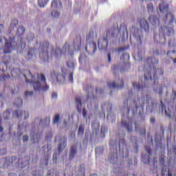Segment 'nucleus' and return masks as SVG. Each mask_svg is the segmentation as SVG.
Here are the masks:
<instances>
[{"label":"nucleus","instance_id":"20e7f679","mask_svg":"<svg viewBox=\"0 0 176 176\" xmlns=\"http://www.w3.org/2000/svg\"><path fill=\"white\" fill-rule=\"evenodd\" d=\"M152 72H153V80H152V76L151 75V73L146 72L144 74V79L146 82H151V83H153V85H156V80L157 78H159V76L162 75L163 74V69H158L156 70V68L155 67V65L153 66V70Z\"/></svg>","mask_w":176,"mask_h":176},{"label":"nucleus","instance_id":"5701e85b","mask_svg":"<svg viewBox=\"0 0 176 176\" xmlns=\"http://www.w3.org/2000/svg\"><path fill=\"white\" fill-rule=\"evenodd\" d=\"M94 36H96V34L94 32H90L87 35V42H93V39H94Z\"/></svg>","mask_w":176,"mask_h":176},{"label":"nucleus","instance_id":"39448f33","mask_svg":"<svg viewBox=\"0 0 176 176\" xmlns=\"http://www.w3.org/2000/svg\"><path fill=\"white\" fill-rule=\"evenodd\" d=\"M49 47V42L45 41L42 43L39 57L43 61H47L49 60V55H47V48Z\"/></svg>","mask_w":176,"mask_h":176},{"label":"nucleus","instance_id":"58836bf2","mask_svg":"<svg viewBox=\"0 0 176 176\" xmlns=\"http://www.w3.org/2000/svg\"><path fill=\"white\" fill-rule=\"evenodd\" d=\"M58 122H60V115L56 114L54 118V124H58Z\"/></svg>","mask_w":176,"mask_h":176},{"label":"nucleus","instance_id":"473e14b6","mask_svg":"<svg viewBox=\"0 0 176 176\" xmlns=\"http://www.w3.org/2000/svg\"><path fill=\"white\" fill-rule=\"evenodd\" d=\"M133 86L135 90H142V89H144V87L142 85H140V84L137 82H133Z\"/></svg>","mask_w":176,"mask_h":176},{"label":"nucleus","instance_id":"8fccbe9b","mask_svg":"<svg viewBox=\"0 0 176 176\" xmlns=\"http://www.w3.org/2000/svg\"><path fill=\"white\" fill-rule=\"evenodd\" d=\"M85 58H86V56H85V54H81L79 58L80 63H82L83 61V60H85Z\"/></svg>","mask_w":176,"mask_h":176},{"label":"nucleus","instance_id":"72a5a7b5","mask_svg":"<svg viewBox=\"0 0 176 176\" xmlns=\"http://www.w3.org/2000/svg\"><path fill=\"white\" fill-rule=\"evenodd\" d=\"M160 105L162 111H165V115H166V116L171 117V114H170V113H168L167 110H166V106L163 104V102H160Z\"/></svg>","mask_w":176,"mask_h":176},{"label":"nucleus","instance_id":"aec40b11","mask_svg":"<svg viewBox=\"0 0 176 176\" xmlns=\"http://www.w3.org/2000/svg\"><path fill=\"white\" fill-rule=\"evenodd\" d=\"M102 109L103 111H107V112H111L112 111V104L107 102L102 104Z\"/></svg>","mask_w":176,"mask_h":176},{"label":"nucleus","instance_id":"ea45409f","mask_svg":"<svg viewBox=\"0 0 176 176\" xmlns=\"http://www.w3.org/2000/svg\"><path fill=\"white\" fill-rule=\"evenodd\" d=\"M85 133V128L83 126H80L78 129V134L83 135V133Z\"/></svg>","mask_w":176,"mask_h":176},{"label":"nucleus","instance_id":"bf43d9fd","mask_svg":"<svg viewBox=\"0 0 176 176\" xmlns=\"http://www.w3.org/2000/svg\"><path fill=\"white\" fill-rule=\"evenodd\" d=\"M52 98H57V93L54 92L52 95Z\"/></svg>","mask_w":176,"mask_h":176},{"label":"nucleus","instance_id":"c85d7f7f","mask_svg":"<svg viewBox=\"0 0 176 176\" xmlns=\"http://www.w3.org/2000/svg\"><path fill=\"white\" fill-rule=\"evenodd\" d=\"M75 155H76V146H72L70 151V154H69L70 159H72V157H74Z\"/></svg>","mask_w":176,"mask_h":176},{"label":"nucleus","instance_id":"e433bc0d","mask_svg":"<svg viewBox=\"0 0 176 176\" xmlns=\"http://www.w3.org/2000/svg\"><path fill=\"white\" fill-rule=\"evenodd\" d=\"M51 14H52V17H54V18L60 17V12H58L56 10H52V12H51Z\"/></svg>","mask_w":176,"mask_h":176},{"label":"nucleus","instance_id":"603ef678","mask_svg":"<svg viewBox=\"0 0 176 176\" xmlns=\"http://www.w3.org/2000/svg\"><path fill=\"white\" fill-rule=\"evenodd\" d=\"M92 127H93V129H94V127H95V129H98V127H100V123H96V124H92Z\"/></svg>","mask_w":176,"mask_h":176},{"label":"nucleus","instance_id":"2f4dec72","mask_svg":"<svg viewBox=\"0 0 176 176\" xmlns=\"http://www.w3.org/2000/svg\"><path fill=\"white\" fill-rule=\"evenodd\" d=\"M129 58H130V55L127 53L122 54V56L120 57V60L122 61H128Z\"/></svg>","mask_w":176,"mask_h":176},{"label":"nucleus","instance_id":"c756f323","mask_svg":"<svg viewBox=\"0 0 176 176\" xmlns=\"http://www.w3.org/2000/svg\"><path fill=\"white\" fill-rule=\"evenodd\" d=\"M147 63H151L153 65H155V64H157L159 63V60L155 58H148L147 59Z\"/></svg>","mask_w":176,"mask_h":176},{"label":"nucleus","instance_id":"f257e3e1","mask_svg":"<svg viewBox=\"0 0 176 176\" xmlns=\"http://www.w3.org/2000/svg\"><path fill=\"white\" fill-rule=\"evenodd\" d=\"M23 75L27 82L31 83L35 91L43 90L47 91L49 90V85L46 84V77L43 74H38L37 76L34 78L31 72L25 70L23 72Z\"/></svg>","mask_w":176,"mask_h":176},{"label":"nucleus","instance_id":"f704fd0d","mask_svg":"<svg viewBox=\"0 0 176 176\" xmlns=\"http://www.w3.org/2000/svg\"><path fill=\"white\" fill-rule=\"evenodd\" d=\"M14 105H16V107H21V105H23V100H21V98H16L14 102Z\"/></svg>","mask_w":176,"mask_h":176},{"label":"nucleus","instance_id":"6e6d98bb","mask_svg":"<svg viewBox=\"0 0 176 176\" xmlns=\"http://www.w3.org/2000/svg\"><path fill=\"white\" fill-rule=\"evenodd\" d=\"M135 58L140 61V60H142V55H141V54H138V56H136Z\"/></svg>","mask_w":176,"mask_h":176},{"label":"nucleus","instance_id":"49530a36","mask_svg":"<svg viewBox=\"0 0 176 176\" xmlns=\"http://www.w3.org/2000/svg\"><path fill=\"white\" fill-rule=\"evenodd\" d=\"M155 91H156V93H158V94H160V96H161V94H162V87H157V89H155Z\"/></svg>","mask_w":176,"mask_h":176},{"label":"nucleus","instance_id":"338daca9","mask_svg":"<svg viewBox=\"0 0 176 176\" xmlns=\"http://www.w3.org/2000/svg\"><path fill=\"white\" fill-rule=\"evenodd\" d=\"M168 176H173V173H170V170H168Z\"/></svg>","mask_w":176,"mask_h":176},{"label":"nucleus","instance_id":"f3484780","mask_svg":"<svg viewBox=\"0 0 176 176\" xmlns=\"http://www.w3.org/2000/svg\"><path fill=\"white\" fill-rule=\"evenodd\" d=\"M51 6L52 8H54V9H61V8H63V4L61 3V1L53 0L51 3Z\"/></svg>","mask_w":176,"mask_h":176},{"label":"nucleus","instance_id":"052dcab7","mask_svg":"<svg viewBox=\"0 0 176 176\" xmlns=\"http://www.w3.org/2000/svg\"><path fill=\"white\" fill-rule=\"evenodd\" d=\"M107 58H108V63H111V54H108Z\"/></svg>","mask_w":176,"mask_h":176},{"label":"nucleus","instance_id":"423d86ee","mask_svg":"<svg viewBox=\"0 0 176 176\" xmlns=\"http://www.w3.org/2000/svg\"><path fill=\"white\" fill-rule=\"evenodd\" d=\"M141 39H142V32L138 28H135L131 35L130 40L135 41L138 46H141Z\"/></svg>","mask_w":176,"mask_h":176},{"label":"nucleus","instance_id":"c03bdc74","mask_svg":"<svg viewBox=\"0 0 176 176\" xmlns=\"http://www.w3.org/2000/svg\"><path fill=\"white\" fill-rule=\"evenodd\" d=\"M44 154L49 153V151L52 149V146H47V147H44Z\"/></svg>","mask_w":176,"mask_h":176},{"label":"nucleus","instance_id":"4be33fe9","mask_svg":"<svg viewBox=\"0 0 176 176\" xmlns=\"http://www.w3.org/2000/svg\"><path fill=\"white\" fill-rule=\"evenodd\" d=\"M67 66L71 69H74V68H75V61L74 58L69 59L67 61Z\"/></svg>","mask_w":176,"mask_h":176},{"label":"nucleus","instance_id":"c9c22d12","mask_svg":"<svg viewBox=\"0 0 176 176\" xmlns=\"http://www.w3.org/2000/svg\"><path fill=\"white\" fill-rule=\"evenodd\" d=\"M25 31V28H24V26H20L18 28L17 34L18 35H23Z\"/></svg>","mask_w":176,"mask_h":176},{"label":"nucleus","instance_id":"a878e982","mask_svg":"<svg viewBox=\"0 0 176 176\" xmlns=\"http://www.w3.org/2000/svg\"><path fill=\"white\" fill-rule=\"evenodd\" d=\"M49 159H50V155L47 154V155L42 159L41 162L45 166H47V164L49 163Z\"/></svg>","mask_w":176,"mask_h":176},{"label":"nucleus","instance_id":"09e8293b","mask_svg":"<svg viewBox=\"0 0 176 176\" xmlns=\"http://www.w3.org/2000/svg\"><path fill=\"white\" fill-rule=\"evenodd\" d=\"M101 133H102V134H107V133H108V129L105 128V127H102Z\"/></svg>","mask_w":176,"mask_h":176},{"label":"nucleus","instance_id":"e2e57ef3","mask_svg":"<svg viewBox=\"0 0 176 176\" xmlns=\"http://www.w3.org/2000/svg\"><path fill=\"white\" fill-rule=\"evenodd\" d=\"M79 45H80V43H78L76 46H74L75 50H79Z\"/></svg>","mask_w":176,"mask_h":176},{"label":"nucleus","instance_id":"1a4fd4ad","mask_svg":"<svg viewBox=\"0 0 176 176\" xmlns=\"http://www.w3.org/2000/svg\"><path fill=\"white\" fill-rule=\"evenodd\" d=\"M56 142L58 141L59 144L58 146V151L59 153H61L62 151H64L65 149V146H67V138L65 137H59L56 136L55 138Z\"/></svg>","mask_w":176,"mask_h":176},{"label":"nucleus","instance_id":"680f3d73","mask_svg":"<svg viewBox=\"0 0 176 176\" xmlns=\"http://www.w3.org/2000/svg\"><path fill=\"white\" fill-rule=\"evenodd\" d=\"M54 170H50L47 172V175H52V173H54Z\"/></svg>","mask_w":176,"mask_h":176},{"label":"nucleus","instance_id":"f8f14e48","mask_svg":"<svg viewBox=\"0 0 176 176\" xmlns=\"http://www.w3.org/2000/svg\"><path fill=\"white\" fill-rule=\"evenodd\" d=\"M159 10L162 13H165V14H168L167 17L171 16V14L168 13V6L166 3H161L159 5Z\"/></svg>","mask_w":176,"mask_h":176},{"label":"nucleus","instance_id":"de8ad7c7","mask_svg":"<svg viewBox=\"0 0 176 176\" xmlns=\"http://www.w3.org/2000/svg\"><path fill=\"white\" fill-rule=\"evenodd\" d=\"M147 9L148 12H153V6L151 3L148 4Z\"/></svg>","mask_w":176,"mask_h":176},{"label":"nucleus","instance_id":"f03ea898","mask_svg":"<svg viewBox=\"0 0 176 176\" xmlns=\"http://www.w3.org/2000/svg\"><path fill=\"white\" fill-rule=\"evenodd\" d=\"M5 31V26L2 24H0V34H2ZM0 41H1V44L0 45V48L3 46V42L5 43L3 54H10L12 53V50L13 49H17V47L14 46V42L13 41V38H10V40L6 39L5 37L0 36Z\"/></svg>","mask_w":176,"mask_h":176},{"label":"nucleus","instance_id":"b1692460","mask_svg":"<svg viewBox=\"0 0 176 176\" xmlns=\"http://www.w3.org/2000/svg\"><path fill=\"white\" fill-rule=\"evenodd\" d=\"M122 126H124V127L126 129L129 133H130V131L133 130V126L131 125V123H126V122H122Z\"/></svg>","mask_w":176,"mask_h":176},{"label":"nucleus","instance_id":"0eeeda50","mask_svg":"<svg viewBox=\"0 0 176 176\" xmlns=\"http://www.w3.org/2000/svg\"><path fill=\"white\" fill-rule=\"evenodd\" d=\"M133 104L134 107L129 109V111L131 109V111H133V113H135L138 108L142 109V107H144V104H145V98H141V99H140V98H135Z\"/></svg>","mask_w":176,"mask_h":176},{"label":"nucleus","instance_id":"a18cd8bd","mask_svg":"<svg viewBox=\"0 0 176 176\" xmlns=\"http://www.w3.org/2000/svg\"><path fill=\"white\" fill-rule=\"evenodd\" d=\"M33 94H34V92L32 91H25V96L26 97H30V96H32Z\"/></svg>","mask_w":176,"mask_h":176},{"label":"nucleus","instance_id":"4468645a","mask_svg":"<svg viewBox=\"0 0 176 176\" xmlns=\"http://www.w3.org/2000/svg\"><path fill=\"white\" fill-rule=\"evenodd\" d=\"M14 115L15 116H16V118H21V116H23L24 119H27V118L30 116L28 111L22 112L21 110H17L16 111H15Z\"/></svg>","mask_w":176,"mask_h":176},{"label":"nucleus","instance_id":"ddd939ff","mask_svg":"<svg viewBox=\"0 0 176 176\" xmlns=\"http://www.w3.org/2000/svg\"><path fill=\"white\" fill-rule=\"evenodd\" d=\"M108 39L107 38H100L98 41V48L100 50L107 49Z\"/></svg>","mask_w":176,"mask_h":176},{"label":"nucleus","instance_id":"37998d69","mask_svg":"<svg viewBox=\"0 0 176 176\" xmlns=\"http://www.w3.org/2000/svg\"><path fill=\"white\" fill-rule=\"evenodd\" d=\"M10 115V113H9V111H6L3 113V116L4 119H8Z\"/></svg>","mask_w":176,"mask_h":176},{"label":"nucleus","instance_id":"412c9836","mask_svg":"<svg viewBox=\"0 0 176 176\" xmlns=\"http://www.w3.org/2000/svg\"><path fill=\"white\" fill-rule=\"evenodd\" d=\"M76 104L77 105V111L82 112V99L80 97L76 98Z\"/></svg>","mask_w":176,"mask_h":176},{"label":"nucleus","instance_id":"774afa93","mask_svg":"<svg viewBox=\"0 0 176 176\" xmlns=\"http://www.w3.org/2000/svg\"><path fill=\"white\" fill-rule=\"evenodd\" d=\"M9 176H16V174L10 173Z\"/></svg>","mask_w":176,"mask_h":176},{"label":"nucleus","instance_id":"9d476101","mask_svg":"<svg viewBox=\"0 0 176 176\" xmlns=\"http://www.w3.org/2000/svg\"><path fill=\"white\" fill-rule=\"evenodd\" d=\"M51 76L54 82H58L59 83H64V82H65V76L59 74L58 72H52Z\"/></svg>","mask_w":176,"mask_h":176},{"label":"nucleus","instance_id":"4d7b16f0","mask_svg":"<svg viewBox=\"0 0 176 176\" xmlns=\"http://www.w3.org/2000/svg\"><path fill=\"white\" fill-rule=\"evenodd\" d=\"M23 142H27L28 141V136L24 135L23 137Z\"/></svg>","mask_w":176,"mask_h":176},{"label":"nucleus","instance_id":"0e129e2a","mask_svg":"<svg viewBox=\"0 0 176 176\" xmlns=\"http://www.w3.org/2000/svg\"><path fill=\"white\" fill-rule=\"evenodd\" d=\"M118 68H119V66L118 65H115L113 67V69H118Z\"/></svg>","mask_w":176,"mask_h":176},{"label":"nucleus","instance_id":"6e6552de","mask_svg":"<svg viewBox=\"0 0 176 176\" xmlns=\"http://www.w3.org/2000/svg\"><path fill=\"white\" fill-rule=\"evenodd\" d=\"M85 50L88 54L93 56L97 52V44L94 41H89L85 47Z\"/></svg>","mask_w":176,"mask_h":176},{"label":"nucleus","instance_id":"3c124183","mask_svg":"<svg viewBox=\"0 0 176 176\" xmlns=\"http://www.w3.org/2000/svg\"><path fill=\"white\" fill-rule=\"evenodd\" d=\"M69 81L70 82H74V76L72 75V73H71L69 75Z\"/></svg>","mask_w":176,"mask_h":176},{"label":"nucleus","instance_id":"a19ab883","mask_svg":"<svg viewBox=\"0 0 176 176\" xmlns=\"http://www.w3.org/2000/svg\"><path fill=\"white\" fill-rule=\"evenodd\" d=\"M104 151V148L102 147H98L95 149V152L97 155L102 153Z\"/></svg>","mask_w":176,"mask_h":176},{"label":"nucleus","instance_id":"6ab92c4d","mask_svg":"<svg viewBox=\"0 0 176 176\" xmlns=\"http://www.w3.org/2000/svg\"><path fill=\"white\" fill-rule=\"evenodd\" d=\"M30 137L32 142L34 143L39 142V140H41L42 135L41 134L38 135L37 133L33 135L32 133H31Z\"/></svg>","mask_w":176,"mask_h":176},{"label":"nucleus","instance_id":"2eb2a0df","mask_svg":"<svg viewBox=\"0 0 176 176\" xmlns=\"http://www.w3.org/2000/svg\"><path fill=\"white\" fill-rule=\"evenodd\" d=\"M140 27L142 30H144V31H149V25L148 24V21L144 19H141Z\"/></svg>","mask_w":176,"mask_h":176},{"label":"nucleus","instance_id":"864d4df0","mask_svg":"<svg viewBox=\"0 0 176 176\" xmlns=\"http://www.w3.org/2000/svg\"><path fill=\"white\" fill-rule=\"evenodd\" d=\"M18 47H21V49H24V47H25V43L21 42V45Z\"/></svg>","mask_w":176,"mask_h":176},{"label":"nucleus","instance_id":"7ed1b4c3","mask_svg":"<svg viewBox=\"0 0 176 176\" xmlns=\"http://www.w3.org/2000/svg\"><path fill=\"white\" fill-rule=\"evenodd\" d=\"M68 53L69 56H72L74 54V52L71 50V47H69V44L66 43L63 47L62 50H60L59 47H56L55 50L52 51V57L54 58H60L61 57V54H66Z\"/></svg>","mask_w":176,"mask_h":176},{"label":"nucleus","instance_id":"69168bd1","mask_svg":"<svg viewBox=\"0 0 176 176\" xmlns=\"http://www.w3.org/2000/svg\"><path fill=\"white\" fill-rule=\"evenodd\" d=\"M141 133H142V134H145V129H141Z\"/></svg>","mask_w":176,"mask_h":176},{"label":"nucleus","instance_id":"13d9d810","mask_svg":"<svg viewBox=\"0 0 176 176\" xmlns=\"http://www.w3.org/2000/svg\"><path fill=\"white\" fill-rule=\"evenodd\" d=\"M5 153H6V149H0V155H5Z\"/></svg>","mask_w":176,"mask_h":176},{"label":"nucleus","instance_id":"4c0bfd02","mask_svg":"<svg viewBox=\"0 0 176 176\" xmlns=\"http://www.w3.org/2000/svg\"><path fill=\"white\" fill-rule=\"evenodd\" d=\"M19 21H17V19H13L10 23L11 28H14V27H16Z\"/></svg>","mask_w":176,"mask_h":176},{"label":"nucleus","instance_id":"79ce46f5","mask_svg":"<svg viewBox=\"0 0 176 176\" xmlns=\"http://www.w3.org/2000/svg\"><path fill=\"white\" fill-rule=\"evenodd\" d=\"M175 54H176L175 51H172V52L168 51L167 52V56L168 57H170V58H173V57H174V56H175Z\"/></svg>","mask_w":176,"mask_h":176},{"label":"nucleus","instance_id":"dca6fc26","mask_svg":"<svg viewBox=\"0 0 176 176\" xmlns=\"http://www.w3.org/2000/svg\"><path fill=\"white\" fill-rule=\"evenodd\" d=\"M108 86L110 89H115V87H123V82L120 81V85L114 81L108 82Z\"/></svg>","mask_w":176,"mask_h":176},{"label":"nucleus","instance_id":"cd10ccee","mask_svg":"<svg viewBox=\"0 0 176 176\" xmlns=\"http://www.w3.org/2000/svg\"><path fill=\"white\" fill-rule=\"evenodd\" d=\"M142 162H143L145 164H149V162H151V158L148 155H142Z\"/></svg>","mask_w":176,"mask_h":176},{"label":"nucleus","instance_id":"393cba45","mask_svg":"<svg viewBox=\"0 0 176 176\" xmlns=\"http://www.w3.org/2000/svg\"><path fill=\"white\" fill-rule=\"evenodd\" d=\"M49 0H38V4L40 8H45L47 5Z\"/></svg>","mask_w":176,"mask_h":176},{"label":"nucleus","instance_id":"9b49d317","mask_svg":"<svg viewBox=\"0 0 176 176\" xmlns=\"http://www.w3.org/2000/svg\"><path fill=\"white\" fill-rule=\"evenodd\" d=\"M93 98H94V96L91 97V93L88 94L87 101L88 102L87 107L89 109H93V108H97L98 107V104L94 102Z\"/></svg>","mask_w":176,"mask_h":176},{"label":"nucleus","instance_id":"a211bd4d","mask_svg":"<svg viewBox=\"0 0 176 176\" xmlns=\"http://www.w3.org/2000/svg\"><path fill=\"white\" fill-rule=\"evenodd\" d=\"M110 162L112 164H119V159L118 158V154H113L110 156Z\"/></svg>","mask_w":176,"mask_h":176},{"label":"nucleus","instance_id":"5fc2aeb1","mask_svg":"<svg viewBox=\"0 0 176 176\" xmlns=\"http://www.w3.org/2000/svg\"><path fill=\"white\" fill-rule=\"evenodd\" d=\"M82 116L84 118H87V111H86V109H82Z\"/></svg>","mask_w":176,"mask_h":176},{"label":"nucleus","instance_id":"7c9ffc66","mask_svg":"<svg viewBox=\"0 0 176 176\" xmlns=\"http://www.w3.org/2000/svg\"><path fill=\"white\" fill-rule=\"evenodd\" d=\"M34 53H35V50L34 49L30 50L28 51V58L29 60H32V58L34 57Z\"/></svg>","mask_w":176,"mask_h":176},{"label":"nucleus","instance_id":"bb28decb","mask_svg":"<svg viewBox=\"0 0 176 176\" xmlns=\"http://www.w3.org/2000/svg\"><path fill=\"white\" fill-rule=\"evenodd\" d=\"M149 21L153 24V25H156V24H159V19L156 17L150 16Z\"/></svg>","mask_w":176,"mask_h":176}]
</instances>
